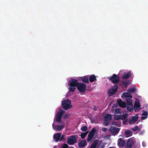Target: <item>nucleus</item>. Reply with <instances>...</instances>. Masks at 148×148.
Masks as SVG:
<instances>
[{"instance_id":"obj_1","label":"nucleus","mask_w":148,"mask_h":148,"mask_svg":"<svg viewBox=\"0 0 148 148\" xmlns=\"http://www.w3.org/2000/svg\"><path fill=\"white\" fill-rule=\"evenodd\" d=\"M62 121H54L52 126L54 130L57 131H59L64 128V124L62 123Z\"/></svg>"},{"instance_id":"obj_2","label":"nucleus","mask_w":148,"mask_h":148,"mask_svg":"<svg viewBox=\"0 0 148 148\" xmlns=\"http://www.w3.org/2000/svg\"><path fill=\"white\" fill-rule=\"evenodd\" d=\"M79 82L78 80L75 79H71L70 82L69 84V91L70 92H74L76 89V87H77Z\"/></svg>"},{"instance_id":"obj_3","label":"nucleus","mask_w":148,"mask_h":148,"mask_svg":"<svg viewBox=\"0 0 148 148\" xmlns=\"http://www.w3.org/2000/svg\"><path fill=\"white\" fill-rule=\"evenodd\" d=\"M62 108L65 110L71 108L72 107L71 100L69 99H65L62 101Z\"/></svg>"},{"instance_id":"obj_4","label":"nucleus","mask_w":148,"mask_h":148,"mask_svg":"<svg viewBox=\"0 0 148 148\" xmlns=\"http://www.w3.org/2000/svg\"><path fill=\"white\" fill-rule=\"evenodd\" d=\"M124 97L126 98V102L127 106H132V100L131 98L132 96L131 94L129 92H124L123 93L122 98Z\"/></svg>"},{"instance_id":"obj_5","label":"nucleus","mask_w":148,"mask_h":148,"mask_svg":"<svg viewBox=\"0 0 148 148\" xmlns=\"http://www.w3.org/2000/svg\"><path fill=\"white\" fill-rule=\"evenodd\" d=\"M108 79L111 81L113 83L115 84L118 83L120 81L119 77L116 74H113L112 76L109 77Z\"/></svg>"},{"instance_id":"obj_6","label":"nucleus","mask_w":148,"mask_h":148,"mask_svg":"<svg viewBox=\"0 0 148 148\" xmlns=\"http://www.w3.org/2000/svg\"><path fill=\"white\" fill-rule=\"evenodd\" d=\"M77 88L80 92L84 93L86 90V85L83 83H79Z\"/></svg>"},{"instance_id":"obj_7","label":"nucleus","mask_w":148,"mask_h":148,"mask_svg":"<svg viewBox=\"0 0 148 148\" xmlns=\"http://www.w3.org/2000/svg\"><path fill=\"white\" fill-rule=\"evenodd\" d=\"M118 88V86L117 85H114L110 89H109L108 91V94L110 96L114 95L117 91Z\"/></svg>"},{"instance_id":"obj_8","label":"nucleus","mask_w":148,"mask_h":148,"mask_svg":"<svg viewBox=\"0 0 148 148\" xmlns=\"http://www.w3.org/2000/svg\"><path fill=\"white\" fill-rule=\"evenodd\" d=\"M109 131L113 136H115L118 134L120 131V128L112 126L110 128Z\"/></svg>"},{"instance_id":"obj_9","label":"nucleus","mask_w":148,"mask_h":148,"mask_svg":"<svg viewBox=\"0 0 148 148\" xmlns=\"http://www.w3.org/2000/svg\"><path fill=\"white\" fill-rule=\"evenodd\" d=\"M134 143V138H130L128 139L125 145L126 148H132Z\"/></svg>"},{"instance_id":"obj_10","label":"nucleus","mask_w":148,"mask_h":148,"mask_svg":"<svg viewBox=\"0 0 148 148\" xmlns=\"http://www.w3.org/2000/svg\"><path fill=\"white\" fill-rule=\"evenodd\" d=\"M65 112V111L60 109L56 114V119L55 120H61L63 115Z\"/></svg>"},{"instance_id":"obj_11","label":"nucleus","mask_w":148,"mask_h":148,"mask_svg":"<svg viewBox=\"0 0 148 148\" xmlns=\"http://www.w3.org/2000/svg\"><path fill=\"white\" fill-rule=\"evenodd\" d=\"M77 139L75 136H71L68 139V142L69 145H72L76 142Z\"/></svg>"},{"instance_id":"obj_12","label":"nucleus","mask_w":148,"mask_h":148,"mask_svg":"<svg viewBox=\"0 0 148 148\" xmlns=\"http://www.w3.org/2000/svg\"><path fill=\"white\" fill-rule=\"evenodd\" d=\"M125 144V142L124 139L121 138H119L118 140L117 145L119 147H124Z\"/></svg>"},{"instance_id":"obj_13","label":"nucleus","mask_w":148,"mask_h":148,"mask_svg":"<svg viewBox=\"0 0 148 148\" xmlns=\"http://www.w3.org/2000/svg\"><path fill=\"white\" fill-rule=\"evenodd\" d=\"M79 80L85 83H88L89 82L88 77L87 76L80 77L79 78Z\"/></svg>"},{"instance_id":"obj_14","label":"nucleus","mask_w":148,"mask_h":148,"mask_svg":"<svg viewBox=\"0 0 148 148\" xmlns=\"http://www.w3.org/2000/svg\"><path fill=\"white\" fill-rule=\"evenodd\" d=\"M117 102L121 108H124L126 107V103L122 101L121 99H118L117 101Z\"/></svg>"},{"instance_id":"obj_15","label":"nucleus","mask_w":148,"mask_h":148,"mask_svg":"<svg viewBox=\"0 0 148 148\" xmlns=\"http://www.w3.org/2000/svg\"><path fill=\"white\" fill-rule=\"evenodd\" d=\"M61 134L60 133H57L53 135V138L56 142H58L60 140V138Z\"/></svg>"},{"instance_id":"obj_16","label":"nucleus","mask_w":148,"mask_h":148,"mask_svg":"<svg viewBox=\"0 0 148 148\" xmlns=\"http://www.w3.org/2000/svg\"><path fill=\"white\" fill-rule=\"evenodd\" d=\"M86 141L85 140H83L80 141L78 143V145L79 147L83 148L86 145Z\"/></svg>"},{"instance_id":"obj_17","label":"nucleus","mask_w":148,"mask_h":148,"mask_svg":"<svg viewBox=\"0 0 148 148\" xmlns=\"http://www.w3.org/2000/svg\"><path fill=\"white\" fill-rule=\"evenodd\" d=\"M131 75V73L130 72H128L127 73H124L123 75L122 78L123 79H127L130 78Z\"/></svg>"},{"instance_id":"obj_18","label":"nucleus","mask_w":148,"mask_h":148,"mask_svg":"<svg viewBox=\"0 0 148 148\" xmlns=\"http://www.w3.org/2000/svg\"><path fill=\"white\" fill-rule=\"evenodd\" d=\"M92 129L90 131L89 134L88 135V137L87 138V141L89 142L90 141H91L92 140Z\"/></svg>"},{"instance_id":"obj_19","label":"nucleus","mask_w":148,"mask_h":148,"mask_svg":"<svg viewBox=\"0 0 148 148\" xmlns=\"http://www.w3.org/2000/svg\"><path fill=\"white\" fill-rule=\"evenodd\" d=\"M106 144V143L103 142L102 141H101L98 144L97 148H104Z\"/></svg>"},{"instance_id":"obj_20","label":"nucleus","mask_w":148,"mask_h":148,"mask_svg":"<svg viewBox=\"0 0 148 148\" xmlns=\"http://www.w3.org/2000/svg\"><path fill=\"white\" fill-rule=\"evenodd\" d=\"M112 116L111 114H108L104 117L103 120H111Z\"/></svg>"},{"instance_id":"obj_21","label":"nucleus","mask_w":148,"mask_h":148,"mask_svg":"<svg viewBox=\"0 0 148 148\" xmlns=\"http://www.w3.org/2000/svg\"><path fill=\"white\" fill-rule=\"evenodd\" d=\"M125 134L127 136V137H129L132 136L133 133L130 130H127L125 132Z\"/></svg>"},{"instance_id":"obj_22","label":"nucleus","mask_w":148,"mask_h":148,"mask_svg":"<svg viewBox=\"0 0 148 148\" xmlns=\"http://www.w3.org/2000/svg\"><path fill=\"white\" fill-rule=\"evenodd\" d=\"M121 119L122 120H128L127 119V117L128 114L125 113L123 114L122 115H120Z\"/></svg>"},{"instance_id":"obj_23","label":"nucleus","mask_w":148,"mask_h":148,"mask_svg":"<svg viewBox=\"0 0 148 148\" xmlns=\"http://www.w3.org/2000/svg\"><path fill=\"white\" fill-rule=\"evenodd\" d=\"M148 114V113L147 111H144L142 114V116L141 118V119H145L146 118H147Z\"/></svg>"},{"instance_id":"obj_24","label":"nucleus","mask_w":148,"mask_h":148,"mask_svg":"<svg viewBox=\"0 0 148 148\" xmlns=\"http://www.w3.org/2000/svg\"><path fill=\"white\" fill-rule=\"evenodd\" d=\"M99 141L98 139H95L93 141V148H96Z\"/></svg>"},{"instance_id":"obj_25","label":"nucleus","mask_w":148,"mask_h":148,"mask_svg":"<svg viewBox=\"0 0 148 148\" xmlns=\"http://www.w3.org/2000/svg\"><path fill=\"white\" fill-rule=\"evenodd\" d=\"M112 124L113 125H115L118 127H120L121 126V123L120 121H118V122H112Z\"/></svg>"},{"instance_id":"obj_26","label":"nucleus","mask_w":148,"mask_h":148,"mask_svg":"<svg viewBox=\"0 0 148 148\" xmlns=\"http://www.w3.org/2000/svg\"><path fill=\"white\" fill-rule=\"evenodd\" d=\"M88 133V132L87 131L85 132L81 133L80 135V136L81 137V138L83 139L85 138L86 136H87V135Z\"/></svg>"},{"instance_id":"obj_27","label":"nucleus","mask_w":148,"mask_h":148,"mask_svg":"<svg viewBox=\"0 0 148 148\" xmlns=\"http://www.w3.org/2000/svg\"><path fill=\"white\" fill-rule=\"evenodd\" d=\"M97 130L95 128H93V139L96 137L95 135L97 134Z\"/></svg>"},{"instance_id":"obj_28","label":"nucleus","mask_w":148,"mask_h":148,"mask_svg":"<svg viewBox=\"0 0 148 148\" xmlns=\"http://www.w3.org/2000/svg\"><path fill=\"white\" fill-rule=\"evenodd\" d=\"M138 101H136L134 105V107L136 108H138L140 107V105L139 100H138Z\"/></svg>"},{"instance_id":"obj_29","label":"nucleus","mask_w":148,"mask_h":148,"mask_svg":"<svg viewBox=\"0 0 148 148\" xmlns=\"http://www.w3.org/2000/svg\"><path fill=\"white\" fill-rule=\"evenodd\" d=\"M131 130L135 132L136 130L139 131V129L138 128V127L136 125L134 127L132 128H131Z\"/></svg>"},{"instance_id":"obj_30","label":"nucleus","mask_w":148,"mask_h":148,"mask_svg":"<svg viewBox=\"0 0 148 148\" xmlns=\"http://www.w3.org/2000/svg\"><path fill=\"white\" fill-rule=\"evenodd\" d=\"M70 115L67 114H65L63 115L62 117L63 119H65L69 118Z\"/></svg>"},{"instance_id":"obj_31","label":"nucleus","mask_w":148,"mask_h":148,"mask_svg":"<svg viewBox=\"0 0 148 148\" xmlns=\"http://www.w3.org/2000/svg\"><path fill=\"white\" fill-rule=\"evenodd\" d=\"M120 116V115H116V114L114 115V119L116 120H118L121 119Z\"/></svg>"},{"instance_id":"obj_32","label":"nucleus","mask_w":148,"mask_h":148,"mask_svg":"<svg viewBox=\"0 0 148 148\" xmlns=\"http://www.w3.org/2000/svg\"><path fill=\"white\" fill-rule=\"evenodd\" d=\"M133 105L132 106H127V110L129 111L130 112L131 111L133 110Z\"/></svg>"},{"instance_id":"obj_33","label":"nucleus","mask_w":148,"mask_h":148,"mask_svg":"<svg viewBox=\"0 0 148 148\" xmlns=\"http://www.w3.org/2000/svg\"><path fill=\"white\" fill-rule=\"evenodd\" d=\"M111 121H104L103 124L106 126L109 125Z\"/></svg>"},{"instance_id":"obj_34","label":"nucleus","mask_w":148,"mask_h":148,"mask_svg":"<svg viewBox=\"0 0 148 148\" xmlns=\"http://www.w3.org/2000/svg\"><path fill=\"white\" fill-rule=\"evenodd\" d=\"M138 115H136V116H132V119L130 120H138Z\"/></svg>"},{"instance_id":"obj_35","label":"nucleus","mask_w":148,"mask_h":148,"mask_svg":"<svg viewBox=\"0 0 148 148\" xmlns=\"http://www.w3.org/2000/svg\"><path fill=\"white\" fill-rule=\"evenodd\" d=\"M120 111L121 109H120L118 108H116L115 110V113L114 114H120Z\"/></svg>"},{"instance_id":"obj_36","label":"nucleus","mask_w":148,"mask_h":148,"mask_svg":"<svg viewBox=\"0 0 148 148\" xmlns=\"http://www.w3.org/2000/svg\"><path fill=\"white\" fill-rule=\"evenodd\" d=\"M87 127L85 126L81 128V130L82 131L85 132L87 130Z\"/></svg>"},{"instance_id":"obj_37","label":"nucleus","mask_w":148,"mask_h":148,"mask_svg":"<svg viewBox=\"0 0 148 148\" xmlns=\"http://www.w3.org/2000/svg\"><path fill=\"white\" fill-rule=\"evenodd\" d=\"M136 90V89L134 88H132L129 89L128 90V91L130 92L133 93Z\"/></svg>"},{"instance_id":"obj_38","label":"nucleus","mask_w":148,"mask_h":148,"mask_svg":"<svg viewBox=\"0 0 148 148\" xmlns=\"http://www.w3.org/2000/svg\"><path fill=\"white\" fill-rule=\"evenodd\" d=\"M128 121V122L130 124H132L134 123L137 124L138 123V122H136V121Z\"/></svg>"},{"instance_id":"obj_39","label":"nucleus","mask_w":148,"mask_h":148,"mask_svg":"<svg viewBox=\"0 0 148 148\" xmlns=\"http://www.w3.org/2000/svg\"><path fill=\"white\" fill-rule=\"evenodd\" d=\"M129 81H127L126 82H122V84H123V85H125V87H127V85L129 83Z\"/></svg>"},{"instance_id":"obj_40","label":"nucleus","mask_w":148,"mask_h":148,"mask_svg":"<svg viewBox=\"0 0 148 148\" xmlns=\"http://www.w3.org/2000/svg\"><path fill=\"white\" fill-rule=\"evenodd\" d=\"M68 145L66 143L63 144L62 146V148H68Z\"/></svg>"},{"instance_id":"obj_41","label":"nucleus","mask_w":148,"mask_h":148,"mask_svg":"<svg viewBox=\"0 0 148 148\" xmlns=\"http://www.w3.org/2000/svg\"><path fill=\"white\" fill-rule=\"evenodd\" d=\"M64 134L62 135L60 137V141H62L64 140L65 139H64Z\"/></svg>"},{"instance_id":"obj_42","label":"nucleus","mask_w":148,"mask_h":148,"mask_svg":"<svg viewBox=\"0 0 148 148\" xmlns=\"http://www.w3.org/2000/svg\"><path fill=\"white\" fill-rule=\"evenodd\" d=\"M89 80L90 82H92V75H91L90 76Z\"/></svg>"},{"instance_id":"obj_43","label":"nucleus","mask_w":148,"mask_h":148,"mask_svg":"<svg viewBox=\"0 0 148 148\" xmlns=\"http://www.w3.org/2000/svg\"><path fill=\"white\" fill-rule=\"evenodd\" d=\"M102 130L103 131L106 132L107 131L108 129L105 127H103L102 128Z\"/></svg>"},{"instance_id":"obj_44","label":"nucleus","mask_w":148,"mask_h":148,"mask_svg":"<svg viewBox=\"0 0 148 148\" xmlns=\"http://www.w3.org/2000/svg\"><path fill=\"white\" fill-rule=\"evenodd\" d=\"M96 80V76L95 75H93V82Z\"/></svg>"},{"instance_id":"obj_45","label":"nucleus","mask_w":148,"mask_h":148,"mask_svg":"<svg viewBox=\"0 0 148 148\" xmlns=\"http://www.w3.org/2000/svg\"><path fill=\"white\" fill-rule=\"evenodd\" d=\"M140 146L139 145H136V146H134L133 148H140Z\"/></svg>"},{"instance_id":"obj_46","label":"nucleus","mask_w":148,"mask_h":148,"mask_svg":"<svg viewBox=\"0 0 148 148\" xmlns=\"http://www.w3.org/2000/svg\"><path fill=\"white\" fill-rule=\"evenodd\" d=\"M94 109L95 111L97 110L98 109V108L97 107H96L95 106H94Z\"/></svg>"},{"instance_id":"obj_47","label":"nucleus","mask_w":148,"mask_h":148,"mask_svg":"<svg viewBox=\"0 0 148 148\" xmlns=\"http://www.w3.org/2000/svg\"><path fill=\"white\" fill-rule=\"evenodd\" d=\"M128 121H123V124H125Z\"/></svg>"},{"instance_id":"obj_48","label":"nucleus","mask_w":148,"mask_h":148,"mask_svg":"<svg viewBox=\"0 0 148 148\" xmlns=\"http://www.w3.org/2000/svg\"><path fill=\"white\" fill-rule=\"evenodd\" d=\"M90 148H92V143L91 144Z\"/></svg>"},{"instance_id":"obj_49","label":"nucleus","mask_w":148,"mask_h":148,"mask_svg":"<svg viewBox=\"0 0 148 148\" xmlns=\"http://www.w3.org/2000/svg\"><path fill=\"white\" fill-rule=\"evenodd\" d=\"M70 148H74V147H70Z\"/></svg>"},{"instance_id":"obj_50","label":"nucleus","mask_w":148,"mask_h":148,"mask_svg":"<svg viewBox=\"0 0 148 148\" xmlns=\"http://www.w3.org/2000/svg\"><path fill=\"white\" fill-rule=\"evenodd\" d=\"M91 123H92V121H91Z\"/></svg>"},{"instance_id":"obj_51","label":"nucleus","mask_w":148,"mask_h":148,"mask_svg":"<svg viewBox=\"0 0 148 148\" xmlns=\"http://www.w3.org/2000/svg\"><path fill=\"white\" fill-rule=\"evenodd\" d=\"M53 148H56V147H54Z\"/></svg>"},{"instance_id":"obj_52","label":"nucleus","mask_w":148,"mask_h":148,"mask_svg":"<svg viewBox=\"0 0 148 148\" xmlns=\"http://www.w3.org/2000/svg\"><path fill=\"white\" fill-rule=\"evenodd\" d=\"M143 147H145V146H144V145H143Z\"/></svg>"}]
</instances>
